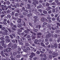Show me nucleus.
Returning <instances> with one entry per match:
<instances>
[{"label":"nucleus","mask_w":60,"mask_h":60,"mask_svg":"<svg viewBox=\"0 0 60 60\" xmlns=\"http://www.w3.org/2000/svg\"><path fill=\"white\" fill-rule=\"evenodd\" d=\"M43 13L45 14H48V12H47V11L45 10L43 11Z\"/></svg>","instance_id":"nucleus-6"},{"label":"nucleus","mask_w":60,"mask_h":60,"mask_svg":"<svg viewBox=\"0 0 60 60\" xmlns=\"http://www.w3.org/2000/svg\"><path fill=\"white\" fill-rule=\"evenodd\" d=\"M40 44L41 45V46H42L43 47H45V45L43 44V43L41 42V43Z\"/></svg>","instance_id":"nucleus-13"},{"label":"nucleus","mask_w":60,"mask_h":60,"mask_svg":"<svg viewBox=\"0 0 60 60\" xmlns=\"http://www.w3.org/2000/svg\"><path fill=\"white\" fill-rule=\"evenodd\" d=\"M11 43L10 42L8 45V48H10L11 46Z\"/></svg>","instance_id":"nucleus-5"},{"label":"nucleus","mask_w":60,"mask_h":60,"mask_svg":"<svg viewBox=\"0 0 60 60\" xmlns=\"http://www.w3.org/2000/svg\"><path fill=\"white\" fill-rule=\"evenodd\" d=\"M54 47L55 48H56L57 47V45L56 44H55L54 45Z\"/></svg>","instance_id":"nucleus-17"},{"label":"nucleus","mask_w":60,"mask_h":60,"mask_svg":"<svg viewBox=\"0 0 60 60\" xmlns=\"http://www.w3.org/2000/svg\"><path fill=\"white\" fill-rule=\"evenodd\" d=\"M19 15V14L18 13H15V16H18Z\"/></svg>","instance_id":"nucleus-33"},{"label":"nucleus","mask_w":60,"mask_h":60,"mask_svg":"<svg viewBox=\"0 0 60 60\" xmlns=\"http://www.w3.org/2000/svg\"><path fill=\"white\" fill-rule=\"evenodd\" d=\"M13 46L15 47V48H16L17 47V45L16 44H14Z\"/></svg>","instance_id":"nucleus-46"},{"label":"nucleus","mask_w":60,"mask_h":60,"mask_svg":"<svg viewBox=\"0 0 60 60\" xmlns=\"http://www.w3.org/2000/svg\"><path fill=\"white\" fill-rule=\"evenodd\" d=\"M11 41L12 42H13V43H17L18 42V41L17 39H13Z\"/></svg>","instance_id":"nucleus-2"},{"label":"nucleus","mask_w":60,"mask_h":60,"mask_svg":"<svg viewBox=\"0 0 60 60\" xmlns=\"http://www.w3.org/2000/svg\"><path fill=\"white\" fill-rule=\"evenodd\" d=\"M6 3L7 4V5H9V4H10V2H9V1H7Z\"/></svg>","instance_id":"nucleus-22"},{"label":"nucleus","mask_w":60,"mask_h":60,"mask_svg":"<svg viewBox=\"0 0 60 60\" xmlns=\"http://www.w3.org/2000/svg\"><path fill=\"white\" fill-rule=\"evenodd\" d=\"M10 38L12 39H13V36L12 35H10Z\"/></svg>","instance_id":"nucleus-29"},{"label":"nucleus","mask_w":60,"mask_h":60,"mask_svg":"<svg viewBox=\"0 0 60 60\" xmlns=\"http://www.w3.org/2000/svg\"><path fill=\"white\" fill-rule=\"evenodd\" d=\"M27 8L28 9H30L31 7V5H30L29 4H27Z\"/></svg>","instance_id":"nucleus-8"},{"label":"nucleus","mask_w":60,"mask_h":60,"mask_svg":"<svg viewBox=\"0 0 60 60\" xmlns=\"http://www.w3.org/2000/svg\"><path fill=\"white\" fill-rule=\"evenodd\" d=\"M26 37L27 38H30V36L29 35H28L26 36Z\"/></svg>","instance_id":"nucleus-56"},{"label":"nucleus","mask_w":60,"mask_h":60,"mask_svg":"<svg viewBox=\"0 0 60 60\" xmlns=\"http://www.w3.org/2000/svg\"><path fill=\"white\" fill-rule=\"evenodd\" d=\"M23 51L25 52H27V50L26 49H23Z\"/></svg>","instance_id":"nucleus-31"},{"label":"nucleus","mask_w":60,"mask_h":60,"mask_svg":"<svg viewBox=\"0 0 60 60\" xmlns=\"http://www.w3.org/2000/svg\"><path fill=\"white\" fill-rule=\"evenodd\" d=\"M18 32H19L20 33L21 32H22V30H21V29H19L18 30Z\"/></svg>","instance_id":"nucleus-26"},{"label":"nucleus","mask_w":60,"mask_h":60,"mask_svg":"<svg viewBox=\"0 0 60 60\" xmlns=\"http://www.w3.org/2000/svg\"><path fill=\"white\" fill-rule=\"evenodd\" d=\"M18 23H21V19H19L17 20Z\"/></svg>","instance_id":"nucleus-16"},{"label":"nucleus","mask_w":60,"mask_h":60,"mask_svg":"<svg viewBox=\"0 0 60 60\" xmlns=\"http://www.w3.org/2000/svg\"><path fill=\"white\" fill-rule=\"evenodd\" d=\"M32 13H30L27 16L28 17H30V16H32Z\"/></svg>","instance_id":"nucleus-20"},{"label":"nucleus","mask_w":60,"mask_h":60,"mask_svg":"<svg viewBox=\"0 0 60 60\" xmlns=\"http://www.w3.org/2000/svg\"><path fill=\"white\" fill-rule=\"evenodd\" d=\"M12 29L14 31H16V29L14 28L13 27H12Z\"/></svg>","instance_id":"nucleus-41"},{"label":"nucleus","mask_w":60,"mask_h":60,"mask_svg":"<svg viewBox=\"0 0 60 60\" xmlns=\"http://www.w3.org/2000/svg\"><path fill=\"white\" fill-rule=\"evenodd\" d=\"M14 13H15V12H14V11H13L12 12V14L13 16H14Z\"/></svg>","instance_id":"nucleus-43"},{"label":"nucleus","mask_w":60,"mask_h":60,"mask_svg":"<svg viewBox=\"0 0 60 60\" xmlns=\"http://www.w3.org/2000/svg\"><path fill=\"white\" fill-rule=\"evenodd\" d=\"M56 13H57L58 12H59V10L58 9H56Z\"/></svg>","instance_id":"nucleus-61"},{"label":"nucleus","mask_w":60,"mask_h":60,"mask_svg":"<svg viewBox=\"0 0 60 60\" xmlns=\"http://www.w3.org/2000/svg\"><path fill=\"white\" fill-rule=\"evenodd\" d=\"M6 41L7 42H11V40L8 39H6Z\"/></svg>","instance_id":"nucleus-12"},{"label":"nucleus","mask_w":60,"mask_h":60,"mask_svg":"<svg viewBox=\"0 0 60 60\" xmlns=\"http://www.w3.org/2000/svg\"><path fill=\"white\" fill-rule=\"evenodd\" d=\"M41 26L40 25H37L36 26V28H38L39 29H40L41 28Z\"/></svg>","instance_id":"nucleus-9"},{"label":"nucleus","mask_w":60,"mask_h":60,"mask_svg":"<svg viewBox=\"0 0 60 60\" xmlns=\"http://www.w3.org/2000/svg\"><path fill=\"white\" fill-rule=\"evenodd\" d=\"M26 49L28 50H29L30 49V48H29V47H27Z\"/></svg>","instance_id":"nucleus-54"},{"label":"nucleus","mask_w":60,"mask_h":60,"mask_svg":"<svg viewBox=\"0 0 60 60\" xmlns=\"http://www.w3.org/2000/svg\"><path fill=\"white\" fill-rule=\"evenodd\" d=\"M17 26L19 28H20V27H21L22 26V25H21V24H18L17 25Z\"/></svg>","instance_id":"nucleus-18"},{"label":"nucleus","mask_w":60,"mask_h":60,"mask_svg":"<svg viewBox=\"0 0 60 60\" xmlns=\"http://www.w3.org/2000/svg\"><path fill=\"white\" fill-rule=\"evenodd\" d=\"M2 8L3 10H5V9L4 8H6V5H5V6L3 5H1Z\"/></svg>","instance_id":"nucleus-3"},{"label":"nucleus","mask_w":60,"mask_h":60,"mask_svg":"<svg viewBox=\"0 0 60 60\" xmlns=\"http://www.w3.org/2000/svg\"><path fill=\"white\" fill-rule=\"evenodd\" d=\"M16 57L17 58H20V55H18Z\"/></svg>","instance_id":"nucleus-28"},{"label":"nucleus","mask_w":60,"mask_h":60,"mask_svg":"<svg viewBox=\"0 0 60 60\" xmlns=\"http://www.w3.org/2000/svg\"><path fill=\"white\" fill-rule=\"evenodd\" d=\"M4 22H6V21H7V19L5 18H4Z\"/></svg>","instance_id":"nucleus-44"},{"label":"nucleus","mask_w":60,"mask_h":60,"mask_svg":"<svg viewBox=\"0 0 60 60\" xmlns=\"http://www.w3.org/2000/svg\"><path fill=\"white\" fill-rule=\"evenodd\" d=\"M1 45L5 48H6V46L5 45V44H4V43L2 44Z\"/></svg>","instance_id":"nucleus-10"},{"label":"nucleus","mask_w":60,"mask_h":60,"mask_svg":"<svg viewBox=\"0 0 60 60\" xmlns=\"http://www.w3.org/2000/svg\"><path fill=\"white\" fill-rule=\"evenodd\" d=\"M35 1V2H36V4H39V2L37 1H36V0H34Z\"/></svg>","instance_id":"nucleus-42"},{"label":"nucleus","mask_w":60,"mask_h":60,"mask_svg":"<svg viewBox=\"0 0 60 60\" xmlns=\"http://www.w3.org/2000/svg\"><path fill=\"white\" fill-rule=\"evenodd\" d=\"M19 17L20 18H23L24 17V16L22 14H21L19 16Z\"/></svg>","instance_id":"nucleus-14"},{"label":"nucleus","mask_w":60,"mask_h":60,"mask_svg":"<svg viewBox=\"0 0 60 60\" xmlns=\"http://www.w3.org/2000/svg\"><path fill=\"white\" fill-rule=\"evenodd\" d=\"M0 39L1 40H4V38L3 37H1L0 38Z\"/></svg>","instance_id":"nucleus-32"},{"label":"nucleus","mask_w":60,"mask_h":60,"mask_svg":"<svg viewBox=\"0 0 60 60\" xmlns=\"http://www.w3.org/2000/svg\"><path fill=\"white\" fill-rule=\"evenodd\" d=\"M30 45V44L28 43H26L25 44V46H29Z\"/></svg>","instance_id":"nucleus-11"},{"label":"nucleus","mask_w":60,"mask_h":60,"mask_svg":"<svg viewBox=\"0 0 60 60\" xmlns=\"http://www.w3.org/2000/svg\"><path fill=\"white\" fill-rule=\"evenodd\" d=\"M32 4H34V5H36V3H35V2H33L32 3Z\"/></svg>","instance_id":"nucleus-53"},{"label":"nucleus","mask_w":60,"mask_h":60,"mask_svg":"<svg viewBox=\"0 0 60 60\" xmlns=\"http://www.w3.org/2000/svg\"><path fill=\"white\" fill-rule=\"evenodd\" d=\"M56 3H57V5H59V4H60V2H58V1H56Z\"/></svg>","instance_id":"nucleus-34"},{"label":"nucleus","mask_w":60,"mask_h":60,"mask_svg":"<svg viewBox=\"0 0 60 60\" xmlns=\"http://www.w3.org/2000/svg\"><path fill=\"white\" fill-rule=\"evenodd\" d=\"M54 37L56 38L57 37V34H55L54 36Z\"/></svg>","instance_id":"nucleus-64"},{"label":"nucleus","mask_w":60,"mask_h":60,"mask_svg":"<svg viewBox=\"0 0 60 60\" xmlns=\"http://www.w3.org/2000/svg\"><path fill=\"white\" fill-rule=\"evenodd\" d=\"M51 48H54V45H51Z\"/></svg>","instance_id":"nucleus-52"},{"label":"nucleus","mask_w":60,"mask_h":60,"mask_svg":"<svg viewBox=\"0 0 60 60\" xmlns=\"http://www.w3.org/2000/svg\"><path fill=\"white\" fill-rule=\"evenodd\" d=\"M37 35H41V33H38L37 34Z\"/></svg>","instance_id":"nucleus-47"},{"label":"nucleus","mask_w":60,"mask_h":60,"mask_svg":"<svg viewBox=\"0 0 60 60\" xmlns=\"http://www.w3.org/2000/svg\"><path fill=\"white\" fill-rule=\"evenodd\" d=\"M5 41L4 40L1 41L0 42V44H3V43H4V42Z\"/></svg>","instance_id":"nucleus-19"},{"label":"nucleus","mask_w":60,"mask_h":60,"mask_svg":"<svg viewBox=\"0 0 60 60\" xmlns=\"http://www.w3.org/2000/svg\"><path fill=\"white\" fill-rule=\"evenodd\" d=\"M33 59H34V60H36V59H37V57H35Z\"/></svg>","instance_id":"nucleus-63"},{"label":"nucleus","mask_w":60,"mask_h":60,"mask_svg":"<svg viewBox=\"0 0 60 60\" xmlns=\"http://www.w3.org/2000/svg\"><path fill=\"white\" fill-rule=\"evenodd\" d=\"M56 19L57 20V21H58V20L59 19V16L57 17Z\"/></svg>","instance_id":"nucleus-51"},{"label":"nucleus","mask_w":60,"mask_h":60,"mask_svg":"<svg viewBox=\"0 0 60 60\" xmlns=\"http://www.w3.org/2000/svg\"><path fill=\"white\" fill-rule=\"evenodd\" d=\"M51 11H52L51 10L49 11H48V13H51Z\"/></svg>","instance_id":"nucleus-59"},{"label":"nucleus","mask_w":60,"mask_h":60,"mask_svg":"<svg viewBox=\"0 0 60 60\" xmlns=\"http://www.w3.org/2000/svg\"><path fill=\"white\" fill-rule=\"evenodd\" d=\"M10 25L11 26H13L14 25V24H13V23L12 22H11L10 24Z\"/></svg>","instance_id":"nucleus-24"},{"label":"nucleus","mask_w":60,"mask_h":60,"mask_svg":"<svg viewBox=\"0 0 60 60\" xmlns=\"http://www.w3.org/2000/svg\"><path fill=\"white\" fill-rule=\"evenodd\" d=\"M6 13V12L5 11H4L2 12V14H4V13Z\"/></svg>","instance_id":"nucleus-27"},{"label":"nucleus","mask_w":60,"mask_h":60,"mask_svg":"<svg viewBox=\"0 0 60 60\" xmlns=\"http://www.w3.org/2000/svg\"><path fill=\"white\" fill-rule=\"evenodd\" d=\"M49 57L50 59L52 58V55H50L49 56Z\"/></svg>","instance_id":"nucleus-45"},{"label":"nucleus","mask_w":60,"mask_h":60,"mask_svg":"<svg viewBox=\"0 0 60 60\" xmlns=\"http://www.w3.org/2000/svg\"><path fill=\"white\" fill-rule=\"evenodd\" d=\"M28 32H29V31L27 30H26L25 31V32L26 34L28 33Z\"/></svg>","instance_id":"nucleus-35"},{"label":"nucleus","mask_w":60,"mask_h":60,"mask_svg":"<svg viewBox=\"0 0 60 60\" xmlns=\"http://www.w3.org/2000/svg\"><path fill=\"white\" fill-rule=\"evenodd\" d=\"M52 12H55V9L53 8L52 9Z\"/></svg>","instance_id":"nucleus-50"},{"label":"nucleus","mask_w":60,"mask_h":60,"mask_svg":"<svg viewBox=\"0 0 60 60\" xmlns=\"http://www.w3.org/2000/svg\"><path fill=\"white\" fill-rule=\"evenodd\" d=\"M8 49H11V48H7L6 49V51L7 52H8Z\"/></svg>","instance_id":"nucleus-25"},{"label":"nucleus","mask_w":60,"mask_h":60,"mask_svg":"<svg viewBox=\"0 0 60 60\" xmlns=\"http://www.w3.org/2000/svg\"><path fill=\"white\" fill-rule=\"evenodd\" d=\"M4 54V51H2L1 52V55H2Z\"/></svg>","instance_id":"nucleus-62"},{"label":"nucleus","mask_w":60,"mask_h":60,"mask_svg":"<svg viewBox=\"0 0 60 60\" xmlns=\"http://www.w3.org/2000/svg\"><path fill=\"white\" fill-rule=\"evenodd\" d=\"M51 9V8L50 7H48V8L46 9V10L47 11H49V10H50Z\"/></svg>","instance_id":"nucleus-21"},{"label":"nucleus","mask_w":60,"mask_h":60,"mask_svg":"<svg viewBox=\"0 0 60 60\" xmlns=\"http://www.w3.org/2000/svg\"><path fill=\"white\" fill-rule=\"evenodd\" d=\"M23 14L24 15H26L27 13L26 12H24V13H23Z\"/></svg>","instance_id":"nucleus-58"},{"label":"nucleus","mask_w":60,"mask_h":60,"mask_svg":"<svg viewBox=\"0 0 60 60\" xmlns=\"http://www.w3.org/2000/svg\"><path fill=\"white\" fill-rule=\"evenodd\" d=\"M1 2L2 4H3L4 5H5L6 4V3L5 2H4V1H1Z\"/></svg>","instance_id":"nucleus-15"},{"label":"nucleus","mask_w":60,"mask_h":60,"mask_svg":"<svg viewBox=\"0 0 60 60\" xmlns=\"http://www.w3.org/2000/svg\"><path fill=\"white\" fill-rule=\"evenodd\" d=\"M19 44H20V45H22L23 44V43H22V42H19Z\"/></svg>","instance_id":"nucleus-57"},{"label":"nucleus","mask_w":60,"mask_h":60,"mask_svg":"<svg viewBox=\"0 0 60 60\" xmlns=\"http://www.w3.org/2000/svg\"><path fill=\"white\" fill-rule=\"evenodd\" d=\"M3 23L4 25H7V23L6 22H3Z\"/></svg>","instance_id":"nucleus-39"},{"label":"nucleus","mask_w":60,"mask_h":60,"mask_svg":"<svg viewBox=\"0 0 60 60\" xmlns=\"http://www.w3.org/2000/svg\"><path fill=\"white\" fill-rule=\"evenodd\" d=\"M31 55H32L33 56H35V54L33 52H32L31 53Z\"/></svg>","instance_id":"nucleus-30"},{"label":"nucleus","mask_w":60,"mask_h":60,"mask_svg":"<svg viewBox=\"0 0 60 60\" xmlns=\"http://www.w3.org/2000/svg\"><path fill=\"white\" fill-rule=\"evenodd\" d=\"M47 23L46 22H44L43 23V24L44 25H47Z\"/></svg>","instance_id":"nucleus-40"},{"label":"nucleus","mask_w":60,"mask_h":60,"mask_svg":"<svg viewBox=\"0 0 60 60\" xmlns=\"http://www.w3.org/2000/svg\"><path fill=\"white\" fill-rule=\"evenodd\" d=\"M7 17L9 18H11V15L10 14H8L7 15Z\"/></svg>","instance_id":"nucleus-23"},{"label":"nucleus","mask_w":60,"mask_h":60,"mask_svg":"<svg viewBox=\"0 0 60 60\" xmlns=\"http://www.w3.org/2000/svg\"><path fill=\"white\" fill-rule=\"evenodd\" d=\"M60 41V38H59L57 40V42H59Z\"/></svg>","instance_id":"nucleus-55"},{"label":"nucleus","mask_w":60,"mask_h":60,"mask_svg":"<svg viewBox=\"0 0 60 60\" xmlns=\"http://www.w3.org/2000/svg\"><path fill=\"white\" fill-rule=\"evenodd\" d=\"M52 19V21H55V20H56V18H53Z\"/></svg>","instance_id":"nucleus-38"},{"label":"nucleus","mask_w":60,"mask_h":60,"mask_svg":"<svg viewBox=\"0 0 60 60\" xmlns=\"http://www.w3.org/2000/svg\"><path fill=\"white\" fill-rule=\"evenodd\" d=\"M51 34H50V33H48V34L47 35L46 38L47 39H49V37H51Z\"/></svg>","instance_id":"nucleus-1"},{"label":"nucleus","mask_w":60,"mask_h":60,"mask_svg":"<svg viewBox=\"0 0 60 60\" xmlns=\"http://www.w3.org/2000/svg\"><path fill=\"white\" fill-rule=\"evenodd\" d=\"M8 34L7 32H3L2 33L3 35H7Z\"/></svg>","instance_id":"nucleus-4"},{"label":"nucleus","mask_w":60,"mask_h":60,"mask_svg":"<svg viewBox=\"0 0 60 60\" xmlns=\"http://www.w3.org/2000/svg\"><path fill=\"white\" fill-rule=\"evenodd\" d=\"M13 26L14 27V28H17V25H14Z\"/></svg>","instance_id":"nucleus-49"},{"label":"nucleus","mask_w":60,"mask_h":60,"mask_svg":"<svg viewBox=\"0 0 60 60\" xmlns=\"http://www.w3.org/2000/svg\"><path fill=\"white\" fill-rule=\"evenodd\" d=\"M41 20L43 22L45 21V19L44 18H42L41 19Z\"/></svg>","instance_id":"nucleus-36"},{"label":"nucleus","mask_w":60,"mask_h":60,"mask_svg":"<svg viewBox=\"0 0 60 60\" xmlns=\"http://www.w3.org/2000/svg\"><path fill=\"white\" fill-rule=\"evenodd\" d=\"M37 21V19H34V22H36Z\"/></svg>","instance_id":"nucleus-60"},{"label":"nucleus","mask_w":60,"mask_h":60,"mask_svg":"<svg viewBox=\"0 0 60 60\" xmlns=\"http://www.w3.org/2000/svg\"><path fill=\"white\" fill-rule=\"evenodd\" d=\"M40 53V52L39 51H37V54L38 55H39Z\"/></svg>","instance_id":"nucleus-48"},{"label":"nucleus","mask_w":60,"mask_h":60,"mask_svg":"<svg viewBox=\"0 0 60 60\" xmlns=\"http://www.w3.org/2000/svg\"><path fill=\"white\" fill-rule=\"evenodd\" d=\"M10 12V10H8L7 11V13H8V14Z\"/></svg>","instance_id":"nucleus-37"},{"label":"nucleus","mask_w":60,"mask_h":60,"mask_svg":"<svg viewBox=\"0 0 60 60\" xmlns=\"http://www.w3.org/2000/svg\"><path fill=\"white\" fill-rule=\"evenodd\" d=\"M42 6V5H39L37 7V9H39L41 8V7Z\"/></svg>","instance_id":"nucleus-7"}]
</instances>
